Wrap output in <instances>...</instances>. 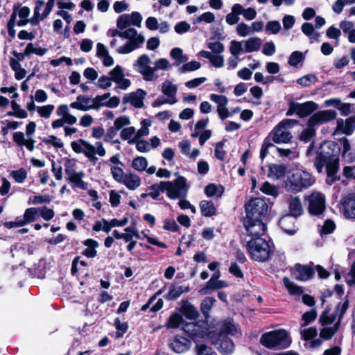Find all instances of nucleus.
I'll use <instances>...</instances> for the list:
<instances>
[{
  "label": "nucleus",
  "mask_w": 355,
  "mask_h": 355,
  "mask_svg": "<svg viewBox=\"0 0 355 355\" xmlns=\"http://www.w3.org/2000/svg\"><path fill=\"white\" fill-rule=\"evenodd\" d=\"M348 307V300H345L343 303H339L337 305L335 312L331 315V316H328L324 314L321 316L320 321L322 325H327L333 323L336 321V318L338 317V320L334 327H324L321 329L320 333L321 338L328 340L334 335L338 329V326L339 325L340 320Z\"/></svg>",
  "instance_id": "423d86ee"
},
{
  "label": "nucleus",
  "mask_w": 355,
  "mask_h": 355,
  "mask_svg": "<svg viewBox=\"0 0 355 355\" xmlns=\"http://www.w3.org/2000/svg\"><path fill=\"white\" fill-rule=\"evenodd\" d=\"M199 55L207 58L214 67L222 68L225 64V59L222 54H212L210 51L202 50L199 52Z\"/></svg>",
  "instance_id": "cd10ccee"
},
{
  "label": "nucleus",
  "mask_w": 355,
  "mask_h": 355,
  "mask_svg": "<svg viewBox=\"0 0 355 355\" xmlns=\"http://www.w3.org/2000/svg\"><path fill=\"white\" fill-rule=\"evenodd\" d=\"M220 329L221 331L220 334L224 335L230 334L231 336H239L241 334L238 326L232 320H225L222 322Z\"/></svg>",
  "instance_id": "473e14b6"
},
{
  "label": "nucleus",
  "mask_w": 355,
  "mask_h": 355,
  "mask_svg": "<svg viewBox=\"0 0 355 355\" xmlns=\"http://www.w3.org/2000/svg\"><path fill=\"white\" fill-rule=\"evenodd\" d=\"M56 114L57 116H61V118L65 119L69 121H73V123H76L78 120L75 116L69 113V107L66 104H61L58 106L56 109Z\"/></svg>",
  "instance_id": "49530a36"
},
{
  "label": "nucleus",
  "mask_w": 355,
  "mask_h": 355,
  "mask_svg": "<svg viewBox=\"0 0 355 355\" xmlns=\"http://www.w3.org/2000/svg\"><path fill=\"white\" fill-rule=\"evenodd\" d=\"M152 123L150 119H143L141 121V128L136 131V134L133 138H141L142 137L148 136L149 135V127Z\"/></svg>",
  "instance_id": "6e6d98bb"
},
{
  "label": "nucleus",
  "mask_w": 355,
  "mask_h": 355,
  "mask_svg": "<svg viewBox=\"0 0 355 355\" xmlns=\"http://www.w3.org/2000/svg\"><path fill=\"white\" fill-rule=\"evenodd\" d=\"M182 330L193 339L200 338L205 336V329L197 322H187L183 324Z\"/></svg>",
  "instance_id": "b1692460"
},
{
  "label": "nucleus",
  "mask_w": 355,
  "mask_h": 355,
  "mask_svg": "<svg viewBox=\"0 0 355 355\" xmlns=\"http://www.w3.org/2000/svg\"><path fill=\"white\" fill-rule=\"evenodd\" d=\"M178 87L171 81L166 80L162 85V92L168 98V104L173 105L178 102Z\"/></svg>",
  "instance_id": "393cba45"
},
{
  "label": "nucleus",
  "mask_w": 355,
  "mask_h": 355,
  "mask_svg": "<svg viewBox=\"0 0 355 355\" xmlns=\"http://www.w3.org/2000/svg\"><path fill=\"white\" fill-rule=\"evenodd\" d=\"M260 343L269 349H281L288 347L291 343V338L284 329L271 331L263 334Z\"/></svg>",
  "instance_id": "39448f33"
},
{
  "label": "nucleus",
  "mask_w": 355,
  "mask_h": 355,
  "mask_svg": "<svg viewBox=\"0 0 355 355\" xmlns=\"http://www.w3.org/2000/svg\"><path fill=\"white\" fill-rule=\"evenodd\" d=\"M40 208L31 207L25 210L24 217L21 219L22 223H24V225L27 223L36 220L40 216Z\"/></svg>",
  "instance_id": "a19ab883"
},
{
  "label": "nucleus",
  "mask_w": 355,
  "mask_h": 355,
  "mask_svg": "<svg viewBox=\"0 0 355 355\" xmlns=\"http://www.w3.org/2000/svg\"><path fill=\"white\" fill-rule=\"evenodd\" d=\"M148 196L151 197L153 200H157L161 192L164 191V181L158 184H153L148 188Z\"/></svg>",
  "instance_id": "603ef678"
},
{
  "label": "nucleus",
  "mask_w": 355,
  "mask_h": 355,
  "mask_svg": "<svg viewBox=\"0 0 355 355\" xmlns=\"http://www.w3.org/2000/svg\"><path fill=\"white\" fill-rule=\"evenodd\" d=\"M236 32L240 37H242L252 35L250 26L244 22H241L236 26Z\"/></svg>",
  "instance_id": "774afa93"
},
{
  "label": "nucleus",
  "mask_w": 355,
  "mask_h": 355,
  "mask_svg": "<svg viewBox=\"0 0 355 355\" xmlns=\"http://www.w3.org/2000/svg\"><path fill=\"white\" fill-rule=\"evenodd\" d=\"M295 218L290 215H286L279 220V225L286 233L293 234L296 232V227L294 225Z\"/></svg>",
  "instance_id": "2f4dec72"
},
{
  "label": "nucleus",
  "mask_w": 355,
  "mask_h": 355,
  "mask_svg": "<svg viewBox=\"0 0 355 355\" xmlns=\"http://www.w3.org/2000/svg\"><path fill=\"white\" fill-rule=\"evenodd\" d=\"M107 35L114 37L119 36L122 39H126L128 41L123 46L116 49V51L119 54H128L140 47L145 42V37L141 34L138 33L135 28H130L124 31H119L116 29H110L107 32Z\"/></svg>",
  "instance_id": "f03ea898"
},
{
  "label": "nucleus",
  "mask_w": 355,
  "mask_h": 355,
  "mask_svg": "<svg viewBox=\"0 0 355 355\" xmlns=\"http://www.w3.org/2000/svg\"><path fill=\"white\" fill-rule=\"evenodd\" d=\"M110 96V93H105L102 95H97L93 98L94 110H99L101 107H105L106 101Z\"/></svg>",
  "instance_id": "5fc2aeb1"
},
{
  "label": "nucleus",
  "mask_w": 355,
  "mask_h": 355,
  "mask_svg": "<svg viewBox=\"0 0 355 355\" xmlns=\"http://www.w3.org/2000/svg\"><path fill=\"white\" fill-rule=\"evenodd\" d=\"M241 12V8L239 3H235L232 7L230 13L226 15L225 21L229 25H234L238 23L240 19L239 15Z\"/></svg>",
  "instance_id": "ea45409f"
},
{
  "label": "nucleus",
  "mask_w": 355,
  "mask_h": 355,
  "mask_svg": "<svg viewBox=\"0 0 355 355\" xmlns=\"http://www.w3.org/2000/svg\"><path fill=\"white\" fill-rule=\"evenodd\" d=\"M207 48L212 54H222L225 51L224 44L218 41L208 42Z\"/></svg>",
  "instance_id": "338daca9"
},
{
  "label": "nucleus",
  "mask_w": 355,
  "mask_h": 355,
  "mask_svg": "<svg viewBox=\"0 0 355 355\" xmlns=\"http://www.w3.org/2000/svg\"><path fill=\"white\" fill-rule=\"evenodd\" d=\"M178 147L180 152L188 158L195 160L200 154V150L198 148L191 150V144L187 140H182L178 143Z\"/></svg>",
  "instance_id": "c85d7f7f"
},
{
  "label": "nucleus",
  "mask_w": 355,
  "mask_h": 355,
  "mask_svg": "<svg viewBox=\"0 0 355 355\" xmlns=\"http://www.w3.org/2000/svg\"><path fill=\"white\" fill-rule=\"evenodd\" d=\"M317 80L318 78L315 75L309 73L298 78L297 83L303 87H307L315 83Z\"/></svg>",
  "instance_id": "13d9d810"
},
{
  "label": "nucleus",
  "mask_w": 355,
  "mask_h": 355,
  "mask_svg": "<svg viewBox=\"0 0 355 355\" xmlns=\"http://www.w3.org/2000/svg\"><path fill=\"white\" fill-rule=\"evenodd\" d=\"M267 211L268 205L263 198H253L245 205L246 216L245 218L262 220Z\"/></svg>",
  "instance_id": "9b49d317"
},
{
  "label": "nucleus",
  "mask_w": 355,
  "mask_h": 355,
  "mask_svg": "<svg viewBox=\"0 0 355 355\" xmlns=\"http://www.w3.org/2000/svg\"><path fill=\"white\" fill-rule=\"evenodd\" d=\"M344 215L347 218H355V195L349 194L343 201Z\"/></svg>",
  "instance_id": "a878e982"
},
{
  "label": "nucleus",
  "mask_w": 355,
  "mask_h": 355,
  "mask_svg": "<svg viewBox=\"0 0 355 355\" xmlns=\"http://www.w3.org/2000/svg\"><path fill=\"white\" fill-rule=\"evenodd\" d=\"M297 123L294 119H284L279 122L270 132L268 137L276 144H288L292 139V135L288 129Z\"/></svg>",
  "instance_id": "1a4fd4ad"
},
{
  "label": "nucleus",
  "mask_w": 355,
  "mask_h": 355,
  "mask_svg": "<svg viewBox=\"0 0 355 355\" xmlns=\"http://www.w3.org/2000/svg\"><path fill=\"white\" fill-rule=\"evenodd\" d=\"M77 160L73 158H66L64 163V172L67 180L72 183L76 187L82 189H87V184L83 180L85 173L83 171H78Z\"/></svg>",
  "instance_id": "9d476101"
},
{
  "label": "nucleus",
  "mask_w": 355,
  "mask_h": 355,
  "mask_svg": "<svg viewBox=\"0 0 355 355\" xmlns=\"http://www.w3.org/2000/svg\"><path fill=\"white\" fill-rule=\"evenodd\" d=\"M286 168L282 165L272 164L269 166L268 176L272 180H279L284 176Z\"/></svg>",
  "instance_id": "79ce46f5"
},
{
  "label": "nucleus",
  "mask_w": 355,
  "mask_h": 355,
  "mask_svg": "<svg viewBox=\"0 0 355 355\" xmlns=\"http://www.w3.org/2000/svg\"><path fill=\"white\" fill-rule=\"evenodd\" d=\"M121 183L123 184L128 189L134 191L140 187L141 181L139 175L130 172L125 173Z\"/></svg>",
  "instance_id": "c756f323"
},
{
  "label": "nucleus",
  "mask_w": 355,
  "mask_h": 355,
  "mask_svg": "<svg viewBox=\"0 0 355 355\" xmlns=\"http://www.w3.org/2000/svg\"><path fill=\"white\" fill-rule=\"evenodd\" d=\"M245 246L251 258L256 261L268 260L272 253L269 243L262 238L250 239Z\"/></svg>",
  "instance_id": "0eeeda50"
},
{
  "label": "nucleus",
  "mask_w": 355,
  "mask_h": 355,
  "mask_svg": "<svg viewBox=\"0 0 355 355\" xmlns=\"http://www.w3.org/2000/svg\"><path fill=\"white\" fill-rule=\"evenodd\" d=\"M44 6V1L37 0L35 3V7L34 9V15L33 17L31 18V24L33 26H36L39 24L40 21L44 19L43 18V12L41 14L40 11Z\"/></svg>",
  "instance_id": "37998d69"
},
{
  "label": "nucleus",
  "mask_w": 355,
  "mask_h": 355,
  "mask_svg": "<svg viewBox=\"0 0 355 355\" xmlns=\"http://www.w3.org/2000/svg\"><path fill=\"white\" fill-rule=\"evenodd\" d=\"M54 109L55 106L53 105L48 104L37 107L36 111L40 117L49 119L54 111Z\"/></svg>",
  "instance_id": "bf43d9fd"
},
{
  "label": "nucleus",
  "mask_w": 355,
  "mask_h": 355,
  "mask_svg": "<svg viewBox=\"0 0 355 355\" xmlns=\"http://www.w3.org/2000/svg\"><path fill=\"white\" fill-rule=\"evenodd\" d=\"M164 186L167 197L172 200L184 198L189 189L187 179L180 175L173 181H164Z\"/></svg>",
  "instance_id": "6e6552de"
},
{
  "label": "nucleus",
  "mask_w": 355,
  "mask_h": 355,
  "mask_svg": "<svg viewBox=\"0 0 355 355\" xmlns=\"http://www.w3.org/2000/svg\"><path fill=\"white\" fill-rule=\"evenodd\" d=\"M146 92L141 89H138L135 92L126 94L123 98L124 103H130L132 106L141 108L144 106V99Z\"/></svg>",
  "instance_id": "aec40b11"
},
{
  "label": "nucleus",
  "mask_w": 355,
  "mask_h": 355,
  "mask_svg": "<svg viewBox=\"0 0 355 355\" xmlns=\"http://www.w3.org/2000/svg\"><path fill=\"white\" fill-rule=\"evenodd\" d=\"M168 346L175 353L182 354L190 349L191 342L185 337L176 335L168 339Z\"/></svg>",
  "instance_id": "f3484780"
},
{
  "label": "nucleus",
  "mask_w": 355,
  "mask_h": 355,
  "mask_svg": "<svg viewBox=\"0 0 355 355\" xmlns=\"http://www.w3.org/2000/svg\"><path fill=\"white\" fill-rule=\"evenodd\" d=\"M180 311L187 318L190 320L196 318L198 315L197 309L187 301L182 302Z\"/></svg>",
  "instance_id": "72a5a7b5"
},
{
  "label": "nucleus",
  "mask_w": 355,
  "mask_h": 355,
  "mask_svg": "<svg viewBox=\"0 0 355 355\" xmlns=\"http://www.w3.org/2000/svg\"><path fill=\"white\" fill-rule=\"evenodd\" d=\"M170 55L175 60V65L176 66H179L188 60L187 55H184L182 49L178 47L173 48L170 52Z\"/></svg>",
  "instance_id": "de8ad7c7"
},
{
  "label": "nucleus",
  "mask_w": 355,
  "mask_h": 355,
  "mask_svg": "<svg viewBox=\"0 0 355 355\" xmlns=\"http://www.w3.org/2000/svg\"><path fill=\"white\" fill-rule=\"evenodd\" d=\"M42 141L45 144H50L55 148H62L64 146L62 140L55 135H50L46 138H44Z\"/></svg>",
  "instance_id": "69168bd1"
},
{
  "label": "nucleus",
  "mask_w": 355,
  "mask_h": 355,
  "mask_svg": "<svg viewBox=\"0 0 355 355\" xmlns=\"http://www.w3.org/2000/svg\"><path fill=\"white\" fill-rule=\"evenodd\" d=\"M283 282L289 294L294 297H299L303 294V288L291 282L288 277H284Z\"/></svg>",
  "instance_id": "58836bf2"
},
{
  "label": "nucleus",
  "mask_w": 355,
  "mask_h": 355,
  "mask_svg": "<svg viewBox=\"0 0 355 355\" xmlns=\"http://www.w3.org/2000/svg\"><path fill=\"white\" fill-rule=\"evenodd\" d=\"M84 245L87 248L84 250L83 254L88 258H93L96 255V248L98 246V243L96 241L91 239H88L84 241Z\"/></svg>",
  "instance_id": "a18cd8bd"
},
{
  "label": "nucleus",
  "mask_w": 355,
  "mask_h": 355,
  "mask_svg": "<svg viewBox=\"0 0 355 355\" xmlns=\"http://www.w3.org/2000/svg\"><path fill=\"white\" fill-rule=\"evenodd\" d=\"M245 53L258 51L261 45V40L259 37H250L243 41Z\"/></svg>",
  "instance_id": "f704fd0d"
},
{
  "label": "nucleus",
  "mask_w": 355,
  "mask_h": 355,
  "mask_svg": "<svg viewBox=\"0 0 355 355\" xmlns=\"http://www.w3.org/2000/svg\"><path fill=\"white\" fill-rule=\"evenodd\" d=\"M93 98L87 95H78L75 101L70 104V107L80 111L86 112L94 110Z\"/></svg>",
  "instance_id": "4be33fe9"
},
{
  "label": "nucleus",
  "mask_w": 355,
  "mask_h": 355,
  "mask_svg": "<svg viewBox=\"0 0 355 355\" xmlns=\"http://www.w3.org/2000/svg\"><path fill=\"white\" fill-rule=\"evenodd\" d=\"M314 275L313 270L307 266L297 264L293 270L294 277L300 281H306Z\"/></svg>",
  "instance_id": "bb28decb"
},
{
  "label": "nucleus",
  "mask_w": 355,
  "mask_h": 355,
  "mask_svg": "<svg viewBox=\"0 0 355 355\" xmlns=\"http://www.w3.org/2000/svg\"><path fill=\"white\" fill-rule=\"evenodd\" d=\"M243 42L236 40H232L230 42L229 51L232 56L238 57L240 54L244 52V48H243Z\"/></svg>",
  "instance_id": "680f3d73"
},
{
  "label": "nucleus",
  "mask_w": 355,
  "mask_h": 355,
  "mask_svg": "<svg viewBox=\"0 0 355 355\" xmlns=\"http://www.w3.org/2000/svg\"><path fill=\"white\" fill-rule=\"evenodd\" d=\"M13 140L18 146H24L30 151H33L35 141L33 138H25L21 132H16L13 135Z\"/></svg>",
  "instance_id": "7c9ffc66"
},
{
  "label": "nucleus",
  "mask_w": 355,
  "mask_h": 355,
  "mask_svg": "<svg viewBox=\"0 0 355 355\" xmlns=\"http://www.w3.org/2000/svg\"><path fill=\"white\" fill-rule=\"evenodd\" d=\"M260 190L265 194L272 197L278 196L279 188L268 182H265L260 187Z\"/></svg>",
  "instance_id": "4d7b16f0"
},
{
  "label": "nucleus",
  "mask_w": 355,
  "mask_h": 355,
  "mask_svg": "<svg viewBox=\"0 0 355 355\" xmlns=\"http://www.w3.org/2000/svg\"><path fill=\"white\" fill-rule=\"evenodd\" d=\"M244 225L247 231L248 236L252 238H261L266 231L265 224L262 220L245 218Z\"/></svg>",
  "instance_id": "4468645a"
},
{
  "label": "nucleus",
  "mask_w": 355,
  "mask_h": 355,
  "mask_svg": "<svg viewBox=\"0 0 355 355\" xmlns=\"http://www.w3.org/2000/svg\"><path fill=\"white\" fill-rule=\"evenodd\" d=\"M148 166V161L144 157H137L132 160V167L139 172L144 171Z\"/></svg>",
  "instance_id": "052dcab7"
},
{
  "label": "nucleus",
  "mask_w": 355,
  "mask_h": 355,
  "mask_svg": "<svg viewBox=\"0 0 355 355\" xmlns=\"http://www.w3.org/2000/svg\"><path fill=\"white\" fill-rule=\"evenodd\" d=\"M212 344L222 354L228 355L234 350V345L226 335L219 334L216 340H212Z\"/></svg>",
  "instance_id": "6ab92c4d"
},
{
  "label": "nucleus",
  "mask_w": 355,
  "mask_h": 355,
  "mask_svg": "<svg viewBox=\"0 0 355 355\" xmlns=\"http://www.w3.org/2000/svg\"><path fill=\"white\" fill-rule=\"evenodd\" d=\"M129 144H135L136 149L141 153L150 151V147L148 141L140 138H132L128 141Z\"/></svg>",
  "instance_id": "864d4df0"
},
{
  "label": "nucleus",
  "mask_w": 355,
  "mask_h": 355,
  "mask_svg": "<svg viewBox=\"0 0 355 355\" xmlns=\"http://www.w3.org/2000/svg\"><path fill=\"white\" fill-rule=\"evenodd\" d=\"M216 302V300L212 297H206L202 300L200 304V309L202 314L205 317L209 315V311L214 306Z\"/></svg>",
  "instance_id": "3c124183"
},
{
  "label": "nucleus",
  "mask_w": 355,
  "mask_h": 355,
  "mask_svg": "<svg viewBox=\"0 0 355 355\" xmlns=\"http://www.w3.org/2000/svg\"><path fill=\"white\" fill-rule=\"evenodd\" d=\"M150 62L149 56L143 54L134 63L135 69L141 73L146 81H152L156 78L155 74H153V67L150 66Z\"/></svg>",
  "instance_id": "ddd939ff"
},
{
  "label": "nucleus",
  "mask_w": 355,
  "mask_h": 355,
  "mask_svg": "<svg viewBox=\"0 0 355 355\" xmlns=\"http://www.w3.org/2000/svg\"><path fill=\"white\" fill-rule=\"evenodd\" d=\"M315 183V178L306 171L297 169L288 176L284 188L287 192L297 193L306 189Z\"/></svg>",
  "instance_id": "7ed1b4c3"
},
{
  "label": "nucleus",
  "mask_w": 355,
  "mask_h": 355,
  "mask_svg": "<svg viewBox=\"0 0 355 355\" xmlns=\"http://www.w3.org/2000/svg\"><path fill=\"white\" fill-rule=\"evenodd\" d=\"M304 58L305 55L303 53L295 51L291 54L288 62L291 66L296 67L300 62H302Z\"/></svg>",
  "instance_id": "0e129e2a"
},
{
  "label": "nucleus",
  "mask_w": 355,
  "mask_h": 355,
  "mask_svg": "<svg viewBox=\"0 0 355 355\" xmlns=\"http://www.w3.org/2000/svg\"><path fill=\"white\" fill-rule=\"evenodd\" d=\"M355 0H336L332 5V10L336 14H340L347 5H352Z\"/></svg>",
  "instance_id": "e2e57ef3"
},
{
  "label": "nucleus",
  "mask_w": 355,
  "mask_h": 355,
  "mask_svg": "<svg viewBox=\"0 0 355 355\" xmlns=\"http://www.w3.org/2000/svg\"><path fill=\"white\" fill-rule=\"evenodd\" d=\"M200 209L202 215L205 217H211L216 213V208L214 202L206 200L200 202Z\"/></svg>",
  "instance_id": "e433bc0d"
},
{
  "label": "nucleus",
  "mask_w": 355,
  "mask_h": 355,
  "mask_svg": "<svg viewBox=\"0 0 355 355\" xmlns=\"http://www.w3.org/2000/svg\"><path fill=\"white\" fill-rule=\"evenodd\" d=\"M142 16L139 12H132L131 14H123L121 15L116 21V26L123 30L128 26H135L141 27Z\"/></svg>",
  "instance_id": "dca6fc26"
},
{
  "label": "nucleus",
  "mask_w": 355,
  "mask_h": 355,
  "mask_svg": "<svg viewBox=\"0 0 355 355\" xmlns=\"http://www.w3.org/2000/svg\"><path fill=\"white\" fill-rule=\"evenodd\" d=\"M355 129V116H350L345 120L342 119H337V126L334 134L342 132L347 135L353 133Z\"/></svg>",
  "instance_id": "5701e85b"
},
{
  "label": "nucleus",
  "mask_w": 355,
  "mask_h": 355,
  "mask_svg": "<svg viewBox=\"0 0 355 355\" xmlns=\"http://www.w3.org/2000/svg\"><path fill=\"white\" fill-rule=\"evenodd\" d=\"M318 108V105L313 101H306L304 103H291L287 114L294 112L300 117L309 116Z\"/></svg>",
  "instance_id": "2eb2a0df"
},
{
  "label": "nucleus",
  "mask_w": 355,
  "mask_h": 355,
  "mask_svg": "<svg viewBox=\"0 0 355 355\" xmlns=\"http://www.w3.org/2000/svg\"><path fill=\"white\" fill-rule=\"evenodd\" d=\"M33 248L26 247L21 244H16L11 248L12 257H20L24 255L26 253L28 254H33Z\"/></svg>",
  "instance_id": "09e8293b"
},
{
  "label": "nucleus",
  "mask_w": 355,
  "mask_h": 355,
  "mask_svg": "<svg viewBox=\"0 0 355 355\" xmlns=\"http://www.w3.org/2000/svg\"><path fill=\"white\" fill-rule=\"evenodd\" d=\"M336 117V112L334 110H321L314 113L308 121L309 126H316L327 123Z\"/></svg>",
  "instance_id": "a211bd4d"
},
{
  "label": "nucleus",
  "mask_w": 355,
  "mask_h": 355,
  "mask_svg": "<svg viewBox=\"0 0 355 355\" xmlns=\"http://www.w3.org/2000/svg\"><path fill=\"white\" fill-rule=\"evenodd\" d=\"M205 192L208 197L218 198L223 195L224 188L221 185L209 184L205 187Z\"/></svg>",
  "instance_id": "c03bdc74"
},
{
  "label": "nucleus",
  "mask_w": 355,
  "mask_h": 355,
  "mask_svg": "<svg viewBox=\"0 0 355 355\" xmlns=\"http://www.w3.org/2000/svg\"><path fill=\"white\" fill-rule=\"evenodd\" d=\"M301 29L302 33L309 37L311 42L319 41L320 33L315 31L314 27L311 23H304Z\"/></svg>",
  "instance_id": "4c0bfd02"
},
{
  "label": "nucleus",
  "mask_w": 355,
  "mask_h": 355,
  "mask_svg": "<svg viewBox=\"0 0 355 355\" xmlns=\"http://www.w3.org/2000/svg\"><path fill=\"white\" fill-rule=\"evenodd\" d=\"M71 147L76 153H83L94 164L98 160L96 155L104 157L106 155V150L101 141H97L93 145L88 141L80 139L77 141H71Z\"/></svg>",
  "instance_id": "20e7f679"
},
{
  "label": "nucleus",
  "mask_w": 355,
  "mask_h": 355,
  "mask_svg": "<svg viewBox=\"0 0 355 355\" xmlns=\"http://www.w3.org/2000/svg\"><path fill=\"white\" fill-rule=\"evenodd\" d=\"M286 202L290 216L297 218L303 214L304 209L302 200L299 196L290 195L288 196Z\"/></svg>",
  "instance_id": "412c9836"
},
{
  "label": "nucleus",
  "mask_w": 355,
  "mask_h": 355,
  "mask_svg": "<svg viewBox=\"0 0 355 355\" xmlns=\"http://www.w3.org/2000/svg\"><path fill=\"white\" fill-rule=\"evenodd\" d=\"M329 150V144L327 143L321 145L320 150L318 152L314 164L319 173L322 171L323 167L326 166L328 178L327 182L331 184L334 181V175L338 169L339 159L337 155L326 150Z\"/></svg>",
  "instance_id": "f257e3e1"
},
{
  "label": "nucleus",
  "mask_w": 355,
  "mask_h": 355,
  "mask_svg": "<svg viewBox=\"0 0 355 355\" xmlns=\"http://www.w3.org/2000/svg\"><path fill=\"white\" fill-rule=\"evenodd\" d=\"M308 202V210L310 214L314 216L321 215L325 209L324 195L319 191H313L304 197Z\"/></svg>",
  "instance_id": "f8f14e48"
},
{
  "label": "nucleus",
  "mask_w": 355,
  "mask_h": 355,
  "mask_svg": "<svg viewBox=\"0 0 355 355\" xmlns=\"http://www.w3.org/2000/svg\"><path fill=\"white\" fill-rule=\"evenodd\" d=\"M189 291L190 288L189 286L171 285L166 298L169 300H175L178 298L182 293H188Z\"/></svg>",
  "instance_id": "c9c22d12"
},
{
  "label": "nucleus",
  "mask_w": 355,
  "mask_h": 355,
  "mask_svg": "<svg viewBox=\"0 0 355 355\" xmlns=\"http://www.w3.org/2000/svg\"><path fill=\"white\" fill-rule=\"evenodd\" d=\"M30 12L31 11L29 8L26 6L19 8L18 10V15L20 19L17 21V25L19 26H24L28 23L31 24V19H28Z\"/></svg>",
  "instance_id": "8fccbe9b"
}]
</instances>
